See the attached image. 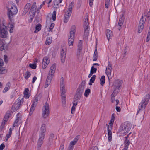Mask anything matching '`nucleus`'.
<instances>
[{"instance_id": "c03bdc74", "label": "nucleus", "mask_w": 150, "mask_h": 150, "mask_svg": "<svg viewBox=\"0 0 150 150\" xmlns=\"http://www.w3.org/2000/svg\"><path fill=\"white\" fill-rule=\"evenodd\" d=\"M111 70H106V73L108 77L109 78L111 75Z\"/></svg>"}, {"instance_id": "69168bd1", "label": "nucleus", "mask_w": 150, "mask_h": 150, "mask_svg": "<svg viewBox=\"0 0 150 150\" xmlns=\"http://www.w3.org/2000/svg\"><path fill=\"white\" fill-rule=\"evenodd\" d=\"M114 119L112 118L110 120V128L111 129V127L112 125V123L114 122Z\"/></svg>"}, {"instance_id": "7ed1b4c3", "label": "nucleus", "mask_w": 150, "mask_h": 150, "mask_svg": "<svg viewBox=\"0 0 150 150\" xmlns=\"http://www.w3.org/2000/svg\"><path fill=\"white\" fill-rule=\"evenodd\" d=\"M18 12L17 7L15 6H11L10 8L8 9V15L10 20L12 21L13 20V16L16 14Z\"/></svg>"}, {"instance_id": "1a4fd4ad", "label": "nucleus", "mask_w": 150, "mask_h": 150, "mask_svg": "<svg viewBox=\"0 0 150 150\" xmlns=\"http://www.w3.org/2000/svg\"><path fill=\"white\" fill-rule=\"evenodd\" d=\"M23 99V98L21 99L19 98L17 100L12 106V109H13V108H14V110H13V111H16L19 109L20 106L22 105V103H23V101H22Z\"/></svg>"}, {"instance_id": "72a5a7b5", "label": "nucleus", "mask_w": 150, "mask_h": 150, "mask_svg": "<svg viewBox=\"0 0 150 150\" xmlns=\"http://www.w3.org/2000/svg\"><path fill=\"white\" fill-rule=\"evenodd\" d=\"M52 42V38L47 37L46 41L45 44L46 45H49Z\"/></svg>"}, {"instance_id": "f8f14e48", "label": "nucleus", "mask_w": 150, "mask_h": 150, "mask_svg": "<svg viewBox=\"0 0 150 150\" xmlns=\"http://www.w3.org/2000/svg\"><path fill=\"white\" fill-rule=\"evenodd\" d=\"M61 60L62 63H64L66 56V50L65 47H61Z\"/></svg>"}, {"instance_id": "0e129e2a", "label": "nucleus", "mask_w": 150, "mask_h": 150, "mask_svg": "<svg viewBox=\"0 0 150 150\" xmlns=\"http://www.w3.org/2000/svg\"><path fill=\"white\" fill-rule=\"evenodd\" d=\"M38 101V98L37 97H35L34 99L33 100V102L34 103H35L36 104H37V102Z\"/></svg>"}, {"instance_id": "423d86ee", "label": "nucleus", "mask_w": 150, "mask_h": 150, "mask_svg": "<svg viewBox=\"0 0 150 150\" xmlns=\"http://www.w3.org/2000/svg\"><path fill=\"white\" fill-rule=\"evenodd\" d=\"M88 15L86 13L84 18V35L85 37L88 36L89 34V26L88 21Z\"/></svg>"}, {"instance_id": "79ce46f5", "label": "nucleus", "mask_w": 150, "mask_h": 150, "mask_svg": "<svg viewBox=\"0 0 150 150\" xmlns=\"http://www.w3.org/2000/svg\"><path fill=\"white\" fill-rule=\"evenodd\" d=\"M4 44L3 42L0 41V50L2 51L4 48Z\"/></svg>"}, {"instance_id": "0eeeda50", "label": "nucleus", "mask_w": 150, "mask_h": 150, "mask_svg": "<svg viewBox=\"0 0 150 150\" xmlns=\"http://www.w3.org/2000/svg\"><path fill=\"white\" fill-rule=\"evenodd\" d=\"M50 110L49 104L47 102L45 103V105L43 106L42 109V117L45 119L48 117L49 115Z\"/></svg>"}, {"instance_id": "a18cd8bd", "label": "nucleus", "mask_w": 150, "mask_h": 150, "mask_svg": "<svg viewBox=\"0 0 150 150\" xmlns=\"http://www.w3.org/2000/svg\"><path fill=\"white\" fill-rule=\"evenodd\" d=\"M35 109V107H31L30 109L29 115L31 116L33 113V112Z\"/></svg>"}, {"instance_id": "7c9ffc66", "label": "nucleus", "mask_w": 150, "mask_h": 150, "mask_svg": "<svg viewBox=\"0 0 150 150\" xmlns=\"http://www.w3.org/2000/svg\"><path fill=\"white\" fill-rule=\"evenodd\" d=\"M100 85L103 86L105 82V77L104 76H102L100 79Z\"/></svg>"}, {"instance_id": "39448f33", "label": "nucleus", "mask_w": 150, "mask_h": 150, "mask_svg": "<svg viewBox=\"0 0 150 150\" xmlns=\"http://www.w3.org/2000/svg\"><path fill=\"white\" fill-rule=\"evenodd\" d=\"M75 29L76 27L74 25L72 26L71 28L68 40V44L69 46H72L73 45L74 39V37L75 35V33L76 31Z\"/></svg>"}, {"instance_id": "9d476101", "label": "nucleus", "mask_w": 150, "mask_h": 150, "mask_svg": "<svg viewBox=\"0 0 150 150\" xmlns=\"http://www.w3.org/2000/svg\"><path fill=\"white\" fill-rule=\"evenodd\" d=\"M122 80H116L115 81L113 86H114V91L115 92L116 91H118L120 89V88L121 86V85L122 83Z\"/></svg>"}, {"instance_id": "e433bc0d", "label": "nucleus", "mask_w": 150, "mask_h": 150, "mask_svg": "<svg viewBox=\"0 0 150 150\" xmlns=\"http://www.w3.org/2000/svg\"><path fill=\"white\" fill-rule=\"evenodd\" d=\"M97 69L96 68H95L93 66H92V67H91V73H95L96 71H97Z\"/></svg>"}, {"instance_id": "cd10ccee", "label": "nucleus", "mask_w": 150, "mask_h": 150, "mask_svg": "<svg viewBox=\"0 0 150 150\" xmlns=\"http://www.w3.org/2000/svg\"><path fill=\"white\" fill-rule=\"evenodd\" d=\"M84 88L83 86H79L76 92L81 94L82 95V93L84 91Z\"/></svg>"}, {"instance_id": "338daca9", "label": "nucleus", "mask_w": 150, "mask_h": 150, "mask_svg": "<svg viewBox=\"0 0 150 150\" xmlns=\"http://www.w3.org/2000/svg\"><path fill=\"white\" fill-rule=\"evenodd\" d=\"M75 110V107L72 106L71 108V113L72 114H73L74 112V111Z\"/></svg>"}, {"instance_id": "dca6fc26", "label": "nucleus", "mask_w": 150, "mask_h": 150, "mask_svg": "<svg viewBox=\"0 0 150 150\" xmlns=\"http://www.w3.org/2000/svg\"><path fill=\"white\" fill-rule=\"evenodd\" d=\"M4 65V62L2 59L0 58V67H2ZM7 72V70L4 68L0 67V74H5Z\"/></svg>"}, {"instance_id": "9b49d317", "label": "nucleus", "mask_w": 150, "mask_h": 150, "mask_svg": "<svg viewBox=\"0 0 150 150\" xmlns=\"http://www.w3.org/2000/svg\"><path fill=\"white\" fill-rule=\"evenodd\" d=\"M64 78L62 77L60 79V91L61 95H65L66 93V90L64 86Z\"/></svg>"}, {"instance_id": "8fccbe9b", "label": "nucleus", "mask_w": 150, "mask_h": 150, "mask_svg": "<svg viewBox=\"0 0 150 150\" xmlns=\"http://www.w3.org/2000/svg\"><path fill=\"white\" fill-rule=\"evenodd\" d=\"M31 6V4L30 3H28L26 4V5L25 6L24 8H26V9H27L28 10H29V9L30 8Z\"/></svg>"}, {"instance_id": "5701e85b", "label": "nucleus", "mask_w": 150, "mask_h": 150, "mask_svg": "<svg viewBox=\"0 0 150 150\" xmlns=\"http://www.w3.org/2000/svg\"><path fill=\"white\" fill-rule=\"evenodd\" d=\"M109 125H108V139L109 141H110L111 140L112 138V133L111 132V129H110L109 128Z\"/></svg>"}, {"instance_id": "f704fd0d", "label": "nucleus", "mask_w": 150, "mask_h": 150, "mask_svg": "<svg viewBox=\"0 0 150 150\" xmlns=\"http://www.w3.org/2000/svg\"><path fill=\"white\" fill-rule=\"evenodd\" d=\"M45 132H40L39 135V138H41L42 139H44Z\"/></svg>"}, {"instance_id": "bb28decb", "label": "nucleus", "mask_w": 150, "mask_h": 150, "mask_svg": "<svg viewBox=\"0 0 150 150\" xmlns=\"http://www.w3.org/2000/svg\"><path fill=\"white\" fill-rule=\"evenodd\" d=\"M41 25L40 24H38L36 26L35 30L34 31V33H36L39 31L41 29Z\"/></svg>"}, {"instance_id": "c9c22d12", "label": "nucleus", "mask_w": 150, "mask_h": 150, "mask_svg": "<svg viewBox=\"0 0 150 150\" xmlns=\"http://www.w3.org/2000/svg\"><path fill=\"white\" fill-rule=\"evenodd\" d=\"M43 139H42L41 138H39L38 141V146L39 147H40L43 143Z\"/></svg>"}, {"instance_id": "de8ad7c7", "label": "nucleus", "mask_w": 150, "mask_h": 150, "mask_svg": "<svg viewBox=\"0 0 150 150\" xmlns=\"http://www.w3.org/2000/svg\"><path fill=\"white\" fill-rule=\"evenodd\" d=\"M49 64V63H47H47L46 62L45 63L42 62V68L43 69H45L46 67Z\"/></svg>"}, {"instance_id": "49530a36", "label": "nucleus", "mask_w": 150, "mask_h": 150, "mask_svg": "<svg viewBox=\"0 0 150 150\" xmlns=\"http://www.w3.org/2000/svg\"><path fill=\"white\" fill-rule=\"evenodd\" d=\"M130 144V142L128 139H125V146H128Z\"/></svg>"}, {"instance_id": "b1692460", "label": "nucleus", "mask_w": 150, "mask_h": 150, "mask_svg": "<svg viewBox=\"0 0 150 150\" xmlns=\"http://www.w3.org/2000/svg\"><path fill=\"white\" fill-rule=\"evenodd\" d=\"M13 21V20L12 21H10L11 22L9 23L8 26L10 28L9 31L11 33L13 32V28L14 27L15 24Z\"/></svg>"}, {"instance_id": "2eb2a0df", "label": "nucleus", "mask_w": 150, "mask_h": 150, "mask_svg": "<svg viewBox=\"0 0 150 150\" xmlns=\"http://www.w3.org/2000/svg\"><path fill=\"white\" fill-rule=\"evenodd\" d=\"M78 140V138L76 137L73 141L71 142L69 144V146L68 148V150H73V147L74 145L76 144Z\"/></svg>"}, {"instance_id": "864d4df0", "label": "nucleus", "mask_w": 150, "mask_h": 150, "mask_svg": "<svg viewBox=\"0 0 150 150\" xmlns=\"http://www.w3.org/2000/svg\"><path fill=\"white\" fill-rule=\"evenodd\" d=\"M54 137V134L52 133H51L50 134L49 139V141L50 142V143L51 142H52V140L53 138Z\"/></svg>"}, {"instance_id": "774afa93", "label": "nucleus", "mask_w": 150, "mask_h": 150, "mask_svg": "<svg viewBox=\"0 0 150 150\" xmlns=\"http://www.w3.org/2000/svg\"><path fill=\"white\" fill-rule=\"evenodd\" d=\"M98 147L96 146L93 147L91 149V150H98Z\"/></svg>"}, {"instance_id": "6e6d98bb", "label": "nucleus", "mask_w": 150, "mask_h": 150, "mask_svg": "<svg viewBox=\"0 0 150 150\" xmlns=\"http://www.w3.org/2000/svg\"><path fill=\"white\" fill-rule=\"evenodd\" d=\"M54 4L55 6H57L59 3L58 0H54L53 1Z\"/></svg>"}, {"instance_id": "ea45409f", "label": "nucleus", "mask_w": 150, "mask_h": 150, "mask_svg": "<svg viewBox=\"0 0 150 150\" xmlns=\"http://www.w3.org/2000/svg\"><path fill=\"white\" fill-rule=\"evenodd\" d=\"M7 120H5L4 119L3 121L2 122L1 126H0V129H2L4 127V126L6 123L7 122Z\"/></svg>"}, {"instance_id": "603ef678", "label": "nucleus", "mask_w": 150, "mask_h": 150, "mask_svg": "<svg viewBox=\"0 0 150 150\" xmlns=\"http://www.w3.org/2000/svg\"><path fill=\"white\" fill-rule=\"evenodd\" d=\"M56 12L55 11H54L53 13L52 16V19L53 21H55L56 19Z\"/></svg>"}, {"instance_id": "4d7b16f0", "label": "nucleus", "mask_w": 150, "mask_h": 150, "mask_svg": "<svg viewBox=\"0 0 150 150\" xmlns=\"http://www.w3.org/2000/svg\"><path fill=\"white\" fill-rule=\"evenodd\" d=\"M35 13H31V14H30V19L31 21H32L33 19V18L34 17L35 15Z\"/></svg>"}, {"instance_id": "f257e3e1", "label": "nucleus", "mask_w": 150, "mask_h": 150, "mask_svg": "<svg viewBox=\"0 0 150 150\" xmlns=\"http://www.w3.org/2000/svg\"><path fill=\"white\" fill-rule=\"evenodd\" d=\"M56 64H54L51 67L50 71L48 74V76L46 81L45 87H47L51 83L56 68Z\"/></svg>"}, {"instance_id": "6e6552de", "label": "nucleus", "mask_w": 150, "mask_h": 150, "mask_svg": "<svg viewBox=\"0 0 150 150\" xmlns=\"http://www.w3.org/2000/svg\"><path fill=\"white\" fill-rule=\"evenodd\" d=\"M6 28L4 25H0V38H6L7 37L8 32Z\"/></svg>"}, {"instance_id": "4c0bfd02", "label": "nucleus", "mask_w": 150, "mask_h": 150, "mask_svg": "<svg viewBox=\"0 0 150 150\" xmlns=\"http://www.w3.org/2000/svg\"><path fill=\"white\" fill-rule=\"evenodd\" d=\"M50 61L48 58L47 57H45L43 59L42 62L44 63H49Z\"/></svg>"}, {"instance_id": "393cba45", "label": "nucleus", "mask_w": 150, "mask_h": 150, "mask_svg": "<svg viewBox=\"0 0 150 150\" xmlns=\"http://www.w3.org/2000/svg\"><path fill=\"white\" fill-rule=\"evenodd\" d=\"M29 89L28 88L25 89V91L24 93V97L25 98H28L29 97Z\"/></svg>"}, {"instance_id": "052dcab7", "label": "nucleus", "mask_w": 150, "mask_h": 150, "mask_svg": "<svg viewBox=\"0 0 150 150\" xmlns=\"http://www.w3.org/2000/svg\"><path fill=\"white\" fill-rule=\"evenodd\" d=\"M28 11V10L24 8V9L23 12L22 13L23 15H25L27 13Z\"/></svg>"}, {"instance_id": "ddd939ff", "label": "nucleus", "mask_w": 150, "mask_h": 150, "mask_svg": "<svg viewBox=\"0 0 150 150\" xmlns=\"http://www.w3.org/2000/svg\"><path fill=\"white\" fill-rule=\"evenodd\" d=\"M143 16H142V18L140 20L139 23V26L138 27V32L139 33H140L142 32L144 28V26L145 23V21L143 20Z\"/></svg>"}, {"instance_id": "09e8293b", "label": "nucleus", "mask_w": 150, "mask_h": 150, "mask_svg": "<svg viewBox=\"0 0 150 150\" xmlns=\"http://www.w3.org/2000/svg\"><path fill=\"white\" fill-rule=\"evenodd\" d=\"M150 40V29L149 30V32L147 34V36L146 40L147 42H148Z\"/></svg>"}, {"instance_id": "3c124183", "label": "nucleus", "mask_w": 150, "mask_h": 150, "mask_svg": "<svg viewBox=\"0 0 150 150\" xmlns=\"http://www.w3.org/2000/svg\"><path fill=\"white\" fill-rule=\"evenodd\" d=\"M70 16L65 15L64 22L65 23H66L68 22V20L69 19Z\"/></svg>"}, {"instance_id": "f03ea898", "label": "nucleus", "mask_w": 150, "mask_h": 150, "mask_svg": "<svg viewBox=\"0 0 150 150\" xmlns=\"http://www.w3.org/2000/svg\"><path fill=\"white\" fill-rule=\"evenodd\" d=\"M131 128V124L129 123L125 122L122 124L119 128V131L122 136H124L129 132Z\"/></svg>"}, {"instance_id": "c85d7f7f", "label": "nucleus", "mask_w": 150, "mask_h": 150, "mask_svg": "<svg viewBox=\"0 0 150 150\" xmlns=\"http://www.w3.org/2000/svg\"><path fill=\"white\" fill-rule=\"evenodd\" d=\"M46 131V125L43 124H42L40 128V132H45Z\"/></svg>"}, {"instance_id": "c756f323", "label": "nucleus", "mask_w": 150, "mask_h": 150, "mask_svg": "<svg viewBox=\"0 0 150 150\" xmlns=\"http://www.w3.org/2000/svg\"><path fill=\"white\" fill-rule=\"evenodd\" d=\"M96 78V75H93V76L91 78L90 80V82L89 83V85H91L92 83H93L95 81Z\"/></svg>"}, {"instance_id": "2f4dec72", "label": "nucleus", "mask_w": 150, "mask_h": 150, "mask_svg": "<svg viewBox=\"0 0 150 150\" xmlns=\"http://www.w3.org/2000/svg\"><path fill=\"white\" fill-rule=\"evenodd\" d=\"M11 115V112L10 111H8L4 118V119L6 120L7 121L8 118L10 117Z\"/></svg>"}, {"instance_id": "58836bf2", "label": "nucleus", "mask_w": 150, "mask_h": 150, "mask_svg": "<svg viewBox=\"0 0 150 150\" xmlns=\"http://www.w3.org/2000/svg\"><path fill=\"white\" fill-rule=\"evenodd\" d=\"M90 93V90L89 89H88L86 90L84 93V96L86 97H88Z\"/></svg>"}, {"instance_id": "e2e57ef3", "label": "nucleus", "mask_w": 150, "mask_h": 150, "mask_svg": "<svg viewBox=\"0 0 150 150\" xmlns=\"http://www.w3.org/2000/svg\"><path fill=\"white\" fill-rule=\"evenodd\" d=\"M7 58V56L6 55H5L4 56V62L6 63H7L8 62V60Z\"/></svg>"}, {"instance_id": "4468645a", "label": "nucleus", "mask_w": 150, "mask_h": 150, "mask_svg": "<svg viewBox=\"0 0 150 150\" xmlns=\"http://www.w3.org/2000/svg\"><path fill=\"white\" fill-rule=\"evenodd\" d=\"M74 6V2H72L70 3L69 6L68 10L65 14V15L70 16L71 15L72 11V8Z\"/></svg>"}, {"instance_id": "f3484780", "label": "nucleus", "mask_w": 150, "mask_h": 150, "mask_svg": "<svg viewBox=\"0 0 150 150\" xmlns=\"http://www.w3.org/2000/svg\"><path fill=\"white\" fill-rule=\"evenodd\" d=\"M82 42L81 40H80L78 43V50L77 55H80V53L82 49Z\"/></svg>"}, {"instance_id": "a211bd4d", "label": "nucleus", "mask_w": 150, "mask_h": 150, "mask_svg": "<svg viewBox=\"0 0 150 150\" xmlns=\"http://www.w3.org/2000/svg\"><path fill=\"white\" fill-rule=\"evenodd\" d=\"M36 4L35 2H34L30 9V10L29 12V14L31 13H35L36 12L37 6H36Z\"/></svg>"}, {"instance_id": "20e7f679", "label": "nucleus", "mask_w": 150, "mask_h": 150, "mask_svg": "<svg viewBox=\"0 0 150 150\" xmlns=\"http://www.w3.org/2000/svg\"><path fill=\"white\" fill-rule=\"evenodd\" d=\"M150 98V95L148 94H146L144 99L142 100V102L139 104L137 115L141 110L142 108L144 109L145 108Z\"/></svg>"}, {"instance_id": "a878e982", "label": "nucleus", "mask_w": 150, "mask_h": 150, "mask_svg": "<svg viewBox=\"0 0 150 150\" xmlns=\"http://www.w3.org/2000/svg\"><path fill=\"white\" fill-rule=\"evenodd\" d=\"M81 96L82 95H81V94H79L77 92H76V94L74 96V100H75V101H77L78 100L80 99Z\"/></svg>"}, {"instance_id": "4be33fe9", "label": "nucleus", "mask_w": 150, "mask_h": 150, "mask_svg": "<svg viewBox=\"0 0 150 150\" xmlns=\"http://www.w3.org/2000/svg\"><path fill=\"white\" fill-rule=\"evenodd\" d=\"M118 92V91H116V92L114 91L111 94V101L112 103H113L115 101V97L117 95Z\"/></svg>"}, {"instance_id": "a19ab883", "label": "nucleus", "mask_w": 150, "mask_h": 150, "mask_svg": "<svg viewBox=\"0 0 150 150\" xmlns=\"http://www.w3.org/2000/svg\"><path fill=\"white\" fill-rule=\"evenodd\" d=\"M25 78L26 79H27L28 78H29L31 75V73L29 71H27L25 74Z\"/></svg>"}, {"instance_id": "37998d69", "label": "nucleus", "mask_w": 150, "mask_h": 150, "mask_svg": "<svg viewBox=\"0 0 150 150\" xmlns=\"http://www.w3.org/2000/svg\"><path fill=\"white\" fill-rule=\"evenodd\" d=\"M29 67L33 69H35L36 68V64H30Z\"/></svg>"}, {"instance_id": "6ab92c4d", "label": "nucleus", "mask_w": 150, "mask_h": 150, "mask_svg": "<svg viewBox=\"0 0 150 150\" xmlns=\"http://www.w3.org/2000/svg\"><path fill=\"white\" fill-rule=\"evenodd\" d=\"M124 19L125 17L124 15L123 14L120 16V19L118 23V25L122 26L123 25Z\"/></svg>"}, {"instance_id": "5fc2aeb1", "label": "nucleus", "mask_w": 150, "mask_h": 150, "mask_svg": "<svg viewBox=\"0 0 150 150\" xmlns=\"http://www.w3.org/2000/svg\"><path fill=\"white\" fill-rule=\"evenodd\" d=\"M54 26V24L53 23H52L50 26L49 31H52V29Z\"/></svg>"}, {"instance_id": "bf43d9fd", "label": "nucleus", "mask_w": 150, "mask_h": 150, "mask_svg": "<svg viewBox=\"0 0 150 150\" xmlns=\"http://www.w3.org/2000/svg\"><path fill=\"white\" fill-rule=\"evenodd\" d=\"M98 57V55H93V61H96L97 59V58Z\"/></svg>"}, {"instance_id": "473e14b6", "label": "nucleus", "mask_w": 150, "mask_h": 150, "mask_svg": "<svg viewBox=\"0 0 150 150\" xmlns=\"http://www.w3.org/2000/svg\"><path fill=\"white\" fill-rule=\"evenodd\" d=\"M62 102L63 105H65L66 104V96L65 95H61Z\"/></svg>"}, {"instance_id": "412c9836", "label": "nucleus", "mask_w": 150, "mask_h": 150, "mask_svg": "<svg viewBox=\"0 0 150 150\" xmlns=\"http://www.w3.org/2000/svg\"><path fill=\"white\" fill-rule=\"evenodd\" d=\"M106 35L107 38L108 40H109V39L112 37V31L109 29L107 30L106 31Z\"/></svg>"}, {"instance_id": "13d9d810", "label": "nucleus", "mask_w": 150, "mask_h": 150, "mask_svg": "<svg viewBox=\"0 0 150 150\" xmlns=\"http://www.w3.org/2000/svg\"><path fill=\"white\" fill-rule=\"evenodd\" d=\"M5 147L4 143H2L0 145V150H3Z\"/></svg>"}, {"instance_id": "aec40b11", "label": "nucleus", "mask_w": 150, "mask_h": 150, "mask_svg": "<svg viewBox=\"0 0 150 150\" xmlns=\"http://www.w3.org/2000/svg\"><path fill=\"white\" fill-rule=\"evenodd\" d=\"M19 114L18 113L16 116V119L15 120L13 125L14 127H17L18 126V123L19 121L21 120V117L18 116Z\"/></svg>"}, {"instance_id": "680f3d73", "label": "nucleus", "mask_w": 150, "mask_h": 150, "mask_svg": "<svg viewBox=\"0 0 150 150\" xmlns=\"http://www.w3.org/2000/svg\"><path fill=\"white\" fill-rule=\"evenodd\" d=\"M73 106L75 107L77 105V100H74L73 102Z\"/></svg>"}]
</instances>
